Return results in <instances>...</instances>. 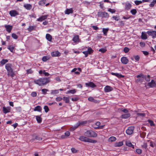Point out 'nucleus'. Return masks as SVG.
Returning a JSON list of instances; mask_svg holds the SVG:
<instances>
[{
  "mask_svg": "<svg viewBox=\"0 0 156 156\" xmlns=\"http://www.w3.org/2000/svg\"><path fill=\"white\" fill-rule=\"evenodd\" d=\"M130 116V114L129 113H127L126 114H122L121 115L122 118L123 119H127L129 118Z\"/></svg>",
  "mask_w": 156,
  "mask_h": 156,
  "instance_id": "33",
  "label": "nucleus"
},
{
  "mask_svg": "<svg viewBox=\"0 0 156 156\" xmlns=\"http://www.w3.org/2000/svg\"><path fill=\"white\" fill-rule=\"evenodd\" d=\"M8 49L11 52H13L14 51V47L11 46H9L8 47Z\"/></svg>",
  "mask_w": 156,
  "mask_h": 156,
  "instance_id": "43",
  "label": "nucleus"
},
{
  "mask_svg": "<svg viewBox=\"0 0 156 156\" xmlns=\"http://www.w3.org/2000/svg\"><path fill=\"white\" fill-rule=\"evenodd\" d=\"M141 38L143 39H147V35L145 34H143L142 33L141 35Z\"/></svg>",
  "mask_w": 156,
  "mask_h": 156,
  "instance_id": "45",
  "label": "nucleus"
},
{
  "mask_svg": "<svg viewBox=\"0 0 156 156\" xmlns=\"http://www.w3.org/2000/svg\"><path fill=\"white\" fill-rule=\"evenodd\" d=\"M85 85L87 87H90L92 88H94L96 87L95 84L93 82H89L85 83Z\"/></svg>",
  "mask_w": 156,
  "mask_h": 156,
  "instance_id": "16",
  "label": "nucleus"
},
{
  "mask_svg": "<svg viewBox=\"0 0 156 156\" xmlns=\"http://www.w3.org/2000/svg\"><path fill=\"white\" fill-rule=\"evenodd\" d=\"M147 34L149 36H151L153 38L156 37V31L150 30L147 31Z\"/></svg>",
  "mask_w": 156,
  "mask_h": 156,
  "instance_id": "8",
  "label": "nucleus"
},
{
  "mask_svg": "<svg viewBox=\"0 0 156 156\" xmlns=\"http://www.w3.org/2000/svg\"><path fill=\"white\" fill-rule=\"evenodd\" d=\"M42 110L41 107L39 105L36 106L34 109L35 111H38L40 112Z\"/></svg>",
  "mask_w": 156,
  "mask_h": 156,
  "instance_id": "29",
  "label": "nucleus"
},
{
  "mask_svg": "<svg viewBox=\"0 0 156 156\" xmlns=\"http://www.w3.org/2000/svg\"><path fill=\"white\" fill-rule=\"evenodd\" d=\"M48 16H49L48 15H43L41 17H39L37 19V21L42 22L43 20L46 19Z\"/></svg>",
  "mask_w": 156,
  "mask_h": 156,
  "instance_id": "12",
  "label": "nucleus"
},
{
  "mask_svg": "<svg viewBox=\"0 0 156 156\" xmlns=\"http://www.w3.org/2000/svg\"><path fill=\"white\" fill-rule=\"evenodd\" d=\"M121 62L124 64H126L129 62L128 59L126 57H122L121 59Z\"/></svg>",
  "mask_w": 156,
  "mask_h": 156,
  "instance_id": "15",
  "label": "nucleus"
},
{
  "mask_svg": "<svg viewBox=\"0 0 156 156\" xmlns=\"http://www.w3.org/2000/svg\"><path fill=\"white\" fill-rule=\"evenodd\" d=\"M134 57L135 60L136 61H138L139 60L140 58L139 56L138 55L134 56Z\"/></svg>",
  "mask_w": 156,
  "mask_h": 156,
  "instance_id": "61",
  "label": "nucleus"
},
{
  "mask_svg": "<svg viewBox=\"0 0 156 156\" xmlns=\"http://www.w3.org/2000/svg\"><path fill=\"white\" fill-rule=\"evenodd\" d=\"M3 111L4 113L6 114L10 112V109L9 108H6L5 107H3Z\"/></svg>",
  "mask_w": 156,
  "mask_h": 156,
  "instance_id": "28",
  "label": "nucleus"
},
{
  "mask_svg": "<svg viewBox=\"0 0 156 156\" xmlns=\"http://www.w3.org/2000/svg\"><path fill=\"white\" fill-rule=\"evenodd\" d=\"M101 124V123L99 122H97L95 123V125L96 126H97V127H94V129H103L104 126H105V125H103L102 126H100Z\"/></svg>",
  "mask_w": 156,
  "mask_h": 156,
  "instance_id": "13",
  "label": "nucleus"
},
{
  "mask_svg": "<svg viewBox=\"0 0 156 156\" xmlns=\"http://www.w3.org/2000/svg\"><path fill=\"white\" fill-rule=\"evenodd\" d=\"M137 78H138L136 80V83H142L144 79V75L142 73H140L136 76Z\"/></svg>",
  "mask_w": 156,
  "mask_h": 156,
  "instance_id": "7",
  "label": "nucleus"
},
{
  "mask_svg": "<svg viewBox=\"0 0 156 156\" xmlns=\"http://www.w3.org/2000/svg\"><path fill=\"white\" fill-rule=\"evenodd\" d=\"M35 139L38 140H42V138L39 136H36L35 137Z\"/></svg>",
  "mask_w": 156,
  "mask_h": 156,
  "instance_id": "53",
  "label": "nucleus"
},
{
  "mask_svg": "<svg viewBox=\"0 0 156 156\" xmlns=\"http://www.w3.org/2000/svg\"><path fill=\"white\" fill-rule=\"evenodd\" d=\"M112 18L116 21H118L119 20V18L118 16H113Z\"/></svg>",
  "mask_w": 156,
  "mask_h": 156,
  "instance_id": "51",
  "label": "nucleus"
},
{
  "mask_svg": "<svg viewBox=\"0 0 156 156\" xmlns=\"http://www.w3.org/2000/svg\"><path fill=\"white\" fill-rule=\"evenodd\" d=\"M46 39L49 41H51L52 39L51 36L49 34H46Z\"/></svg>",
  "mask_w": 156,
  "mask_h": 156,
  "instance_id": "27",
  "label": "nucleus"
},
{
  "mask_svg": "<svg viewBox=\"0 0 156 156\" xmlns=\"http://www.w3.org/2000/svg\"><path fill=\"white\" fill-rule=\"evenodd\" d=\"M148 122L150 124V126H154V124L153 121L152 120L149 119L148 120Z\"/></svg>",
  "mask_w": 156,
  "mask_h": 156,
  "instance_id": "52",
  "label": "nucleus"
},
{
  "mask_svg": "<svg viewBox=\"0 0 156 156\" xmlns=\"http://www.w3.org/2000/svg\"><path fill=\"white\" fill-rule=\"evenodd\" d=\"M51 55L52 57H58L60 56V53L58 51H52L51 53Z\"/></svg>",
  "mask_w": 156,
  "mask_h": 156,
  "instance_id": "17",
  "label": "nucleus"
},
{
  "mask_svg": "<svg viewBox=\"0 0 156 156\" xmlns=\"http://www.w3.org/2000/svg\"><path fill=\"white\" fill-rule=\"evenodd\" d=\"M44 110L45 112L46 113L48 112L49 111V108L46 105L44 106Z\"/></svg>",
  "mask_w": 156,
  "mask_h": 156,
  "instance_id": "50",
  "label": "nucleus"
},
{
  "mask_svg": "<svg viewBox=\"0 0 156 156\" xmlns=\"http://www.w3.org/2000/svg\"><path fill=\"white\" fill-rule=\"evenodd\" d=\"M79 139L81 141L87 142L89 143H95L97 142V141L89 138L86 136H81L79 138Z\"/></svg>",
  "mask_w": 156,
  "mask_h": 156,
  "instance_id": "4",
  "label": "nucleus"
},
{
  "mask_svg": "<svg viewBox=\"0 0 156 156\" xmlns=\"http://www.w3.org/2000/svg\"><path fill=\"white\" fill-rule=\"evenodd\" d=\"M70 135V133L69 131H67L65 133L64 135H63L61 136V138L62 139H65L69 136Z\"/></svg>",
  "mask_w": 156,
  "mask_h": 156,
  "instance_id": "20",
  "label": "nucleus"
},
{
  "mask_svg": "<svg viewBox=\"0 0 156 156\" xmlns=\"http://www.w3.org/2000/svg\"><path fill=\"white\" fill-rule=\"evenodd\" d=\"M126 145L129 147H132L133 149L134 148V146L129 141H126Z\"/></svg>",
  "mask_w": 156,
  "mask_h": 156,
  "instance_id": "25",
  "label": "nucleus"
},
{
  "mask_svg": "<svg viewBox=\"0 0 156 156\" xmlns=\"http://www.w3.org/2000/svg\"><path fill=\"white\" fill-rule=\"evenodd\" d=\"M48 90L46 89H43L41 90L42 93L43 94H45L47 93V92L48 91Z\"/></svg>",
  "mask_w": 156,
  "mask_h": 156,
  "instance_id": "48",
  "label": "nucleus"
},
{
  "mask_svg": "<svg viewBox=\"0 0 156 156\" xmlns=\"http://www.w3.org/2000/svg\"><path fill=\"white\" fill-rule=\"evenodd\" d=\"M129 50V48L127 47H125L123 49V51L124 52L126 53L128 52Z\"/></svg>",
  "mask_w": 156,
  "mask_h": 156,
  "instance_id": "49",
  "label": "nucleus"
},
{
  "mask_svg": "<svg viewBox=\"0 0 156 156\" xmlns=\"http://www.w3.org/2000/svg\"><path fill=\"white\" fill-rule=\"evenodd\" d=\"M134 127L133 126H129L126 130V133L129 135L132 134L133 132Z\"/></svg>",
  "mask_w": 156,
  "mask_h": 156,
  "instance_id": "9",
  "label": "nucleus"
},
{
  "mask_svg": "<svg viewBox=\"0 0 156 156\" xmlns=\"http://www.w3.org/2000/svg\"><path fill=\"white\" fill-rule=\"evenodd\" d=\"M146 135V133L144 132H143L140 134V137L142 138H144Z\"/></svg>",
  "mask_w": 156,
  "mask_h": 156,
  "instance_id": "62",
  "label": "nucleus"
},
{
  "mask_svg": "<svg viewBox=\"0 0 156 156\" xmlns=\"http://www.w3.org/2000/svg\"><path fill=\"white\" fill-rule=\"evenodd\" d=\"M136 152L138 154H140L142 153V150L140 149H137L136 150Z\"/></svg>",
  "mask_w": 156,
  "mask_h": 156,
  "instance_id": "42",
  "label": "nucleus"
},
{
  "mask_svg": "<svg viewBox=\"0 0 156 156\" xmlns=\"http://www.w3.org/2000/svg\"><path fill=\"white\" fill-rule=\"evenodd\" d=\"M121 111L125 113H127L129 112L128 110L126 108L124 109H122Z\"/></svg>",
  "mask_w": 156,
  "mask_h": 156,
  "instance_id": "64",
  "label": "nucleus"
},
{
  "mask_svg": "<svg viewBox=\"0 0 156 156\" xmlns=\"http://www.w3.org/2000/svg\"><path fill=\"white\" fill-rule=\"evenodd\" d=\"M46 2V0H41L38 2V3L39 5L43 6L45 4Z\"/></svg>",
  "mask_w": 156,
  "mask_h": 156,
  "instance_id": "32",
  "label": "nucleus"
},
{
  "mask_svg": "<svg viewBox=\"0 0 156 156\" xmlns=\"http://www.w3.org/2000/svg\"><path fill=\"white\" fill-rule=\"evenodd\" d=\"M88 99L89 101L92 102H95L96 101L93 97H89Z\"/></svg>",
  "mask_w": 156,
  "mask_h": 156,
  "instance_id": "44",
  "label": "nucleus"
},
{
  "mask_svg": "<svg viewBox=\"0 0 156 156\" xmlns=\"http://www.w3.org/2000/svg\"><path fill=\"white\" fill-rule=\"evenodd\" d=\"M9 14L11 17H14L18 15L19 13L16 10H12L9 12Z\"/></svg>",
  "mask_w": 156,
  "mask_h": 156,
  "instance_id": "11",
  "label": "nucleus"
},
{
  "mask_svg": "<svg viewBox=\"0 0 156 156\" xmlns=\"http://www.w3.org/2000/svg\"><path fill=\"white\" fill-rule=\"evenodd\" d=\"M36 26H30L27 28V30L29 32H31L33 30H36Z\"/></svg>",
  "mask_w": 156,
  "mask_h": 156,
  "instance_id": "23",
  "label": "nucleus"
},
{
  "mask_svg": "<svg viewBox=\"0 0 156 156\" xmlns=\"http://www.w3.org/2000/svg\"><path fill=\"white\" fill-rule=\"evenodd\" d=\"M99 51L101 52L102 53H104L106 51V50L105 49L101 48L100 49Z\"/></svg>",
  "mask_w": 156,
  "mask_h": 156,
  "instance_id": "57",
  "label": "nucleus"
},
{
  "mask_svg": "<svg viewBox=\"0 0 156 156\" xmlns=\"http://www.w3.org/2000/svg\"><path fill=\"white\" fill-rule=\"evenodd\" d=\"M63 98L60 97H58L55 98V100L57 101H61Z\"/></svg>",
  "mask_w": 156,
  "mask_h": 156,
  "instance_id": "55",
  "label": "nucleus"
},
{
  "mask_svg": "<svg viewBox=\"0 0 156 156\" xmlns=\"http://www.w3.org/2000/svg\"><path fill=\"white\" fill-rule=\"evenodd\" d=\"M109 30L108 28H103L102 29V31L103 32V33L106 36L107 35V33Z\"/></svg>",
  "mask_w": 156,
  "mask_h": 156,
  "instance_id": "37",
  "label": "nucleus"
},
{
  "mask_svg": "<svg viewBox=\"0 0 156 156\" xmlns=\"http://www.w3.org/2000/svg\"><path fill=\"white\" fill-rule=\"evenodd\" d=\"M130 12L133 15H135L137 13V11L136 9H133L130 10Z\"/></svg>",
  "mask_w": 156,
  "mask_h": 156,
  "instance_id": "41",
  "label": "nucleus"
},
{
  "mask_svg": "<svg viewBox=\"0 0 156 156\" xmlns=\"http://www.w3.org/2000/svg\"><path fill=\"white\" fill-rule=\"evenodd\" d=\"M134 3L136 5H139L142 3V1H141L136 0L134 2Z\"/></svg>",
  "mask_w": 156,
  "mask_h": 156,
  "instance_id": "46",
  "label": "nucleus"
},
{
  "mask_svg": "<svg viewBox=\"0 0 156 156\" xmlns=\"http://www.w3.org/2000/svg\"><path fill=\"white\" fill-rule=\"evenodd\" d=\"M117 77L119 78H124L125 77V76L118 73Z\"/></svg>",
  "mask_w": 156,
  "mask_h": 156,
  "instance_id": "58",
  "label": "nucleus"
},
{
  "mask_svg": "<svg viewBox=\"0 0 156 156\" xmlns=\"http://www.w3.org/2000/svg\"><path fill=\"white\" fill-rule=\"evenodd\" d=\"M49 59V58L47 56H44L42 58V60L43 62H46Z\"/></svg>",
  "mask_w": 156,
  "mask_h": 156,
  "instance_id": "40",
  "label": "nucleus"
},
{
  "mask_svg": "<svg viewBox=\"0 0 156 156\" xmlns=\"http://www.w3.org/2000/svg\"><path fill=\"white\" fill-rule=\"evenodd\" d=\"M98 16L99 17L105 18H108L109 17V14L105 12H98Z\"/></svg>",
  "mask_w": 156,
  "mask_h": 156,
  "instance_id": "6",
  "label": "nucleus"
},
{
  "mask_svg": "<svg viewBox=\"0 0 156 156\" xmlns=\"http://www.w3.org/2000/svg\"><path fill=\"white\" fill-rule=\"evenodd\" d=\"M12 37L13 38L15 39H17L18 38V36L15 33L12 34Z\"/></svg>",
  "mask_w": 156,
  "mask_h": 156,
  "instance_id": "47",
  "label": "nucleus"
},
{
  "mask_svg": "<svg viewBox=\"0 0 156 156\" xmlns=\"http://www.w3.org/2000/svg\"><path fill=\"white\" fill-rule=\"evenodd\" d=\"M156 84L155 82L153 80H152L150 82L148 83L147 85L150 87H153L155 86Z\"/></svg>",
  "mask_w": 156,
  "mask_h": 156,
  "instance_id": "18",
  "label": "nucleus"
},
{
  "mask_svg": "<svg viewBox=\"0 0 156 156\" xmlns=\"http://www.w3.org/2000/svg\"><path fill=\"white\" fill-rule=\"evenodd\" d=\"M72 41L75 43H78L80 42V40L79 39V36L78 35H75L74 36Z\"/></svg>",
  "mask_w": 156,
  "mask_h": 156,
  "instance_id": "10",
  "label": "nucleus"
},
{
  "mask_svg": "<svg viewBox=\"0 0 156 156\" xmlns=\"http://www.w3.org/2000/svg\"><path fill=\"white\" fill-rule=\"evenodd\" d=\"M116 140V138L115 136H111L109 138L108 141L109 142H112L115 141Z\"/></svg>",
  "mask_w": 156,
  "mask_h": 156,
  "instance_id": "34",
  "label": "nucleus"
},
{
  "mask_svg": "<svg viewBox=\"0 0 156 156\" xmlns=\"http://www.w3.org/2000/svg\"><path fill=\"white\" fill-rule=\"evenodd\" d=\"M8 62V59H2L0 62V65L1 66H2Z\"/></svg>",
  "mask_w": 156,
  "mask_h": 156,
  "instance_id": "24",
  "label": "nucleus"
},
{
  "mask_svg": "<svg viewBox=\"0 0 156 156\" xmlns=\"http://www.w3.org/2000/svg\"><path fill=\"white\" fill-rule=\"evenodd\" d=\"M35 117L38 123H41L42 122V118L40 116H35Z\"/></svg>",
  "mask_w": 156,
  "mask_h": 156,
  "instance_id": "31",
  "label": "nucleus"
},
{
  "mask_svg": "<svg viewBox=\"0 0 156 156\" xmlns=\"http://www.w3.org/2000/svg\"><path fill=\"white\" fill-rule=\"evenodd\" d=\"M108 11L112 13H114L115 12V9H111L109 8L108 9Z\"/></svg>",
  "mask_w": 156,
  "mask_h": 156,
  "instance_id": "56",
  "label": "nucleus"
},
{
  "mask_svg": "<svg viewBox=\"0 0 156 156\" xmlns=\"http://www.w3.org/2000/svg\"><path fill=\"white\" fill-rule=\"evenodd\" d=\"M49 77H42L37 80H35L34 83L40 86H42L46 85L50 82Z\"/></svg>",
  "mask_w": 156,
  "mask_h": 156,
  "instance_id": "1",
  "label": "nucleus"
},
{
  "mask_svg": "<svg viewBox=\"0 0 156 156\" xmlns=\"http://www.w3.org/2000/svg\"><path fill=\"white\" fill-rule=\"evenodd\" d=\"M63 100L65 101L66 103H69V98L66 97H64L63 98Z\"/></svg>",
  "mask_w": 156,
  "mask_h": 156,
  "instance_id": "35",
  "label": "nucleus"
},
{
  "mask_svg": "<svg viewBox=\"0 0 156 156\" xmlns=\"http://www.w3.org/2000/svg\"><path fill=\"white\" fill-rule=\"evenodd\" d=\"M132 5L129 2L126 3L125 4V9L127 10H129L131 7Z\"/></svg>",
  "mask_w": 156,
  "mask_h": 156,
  "instance_id": "22",
  "label": "nucleus"
},
{
  "mask_svg": "<svg viewBox=\"0 0 156 156\" xmlns=\"http://www.w3.org/2000/svg\"><path fill=\"white\" fill-rule=\"evenodd\" d=\"M5 27L6 29V31H7L9 33H10L11 31L12 28L13 27L9 25H5Z\"/></svg>",
  "mask_w": 156,
  "mask_h": 156,
  "instance_id": "19",
  "label": "nucleus"
},
{
  "mask_svg": "<svg viewBox=\"0 0 156 156\" xmlns=\"http://www.w3.org/2000/svg\"><path fill=\"white\" fill-rule=\"evenodd\" d=\"M113 88L108 85L106 86L104 88V90L105 92H110L113 90Z\"/></svg>",
  "mask_w": 156,
  "mask_h": 156,
  "instance_id": "14",
  "label": "nucleus"
},
{
  "mask_svg": "<svg viewBox=\"0 0 156 156\" xmlns=\"http://www.w3.org/2000/svg\"><path fill=\"white\" fill-rule=\"evenodd\" d=\"M72 152L73 153H76L78 151L74 148H72L71 149Z\"/></svg>",
  "mask_w": 156,
  "mask_h": 156,
  "instance_id": "54",
  "label": "nucleus"
},
{
  "mask_svg": "<svg viewBox=\"0 0 156 156\" xmlns=\"http://www.w3.org/2000/svg\"><path fill=\"white\" fill-rule=\"evenodd\" d=\"M73 10L72 8H71L69 9H66V11H65V14H66L69 15L70 13H73Z\"/></svg>",
  "mask_w": 156,
  "mask_h": 156,
  "instance_id": "21",
  "label": "nucleus"
},
{
  "mask_svg": "<svg viewBox=\"0 0 156 156\" xmlns=\"http://www.w3.org/2000/svg\"><path fill=\"white\" fill-rule=\"evenodd\" d=\"M87 123V121H79L73 127L71 128V130H74L80 126H85Z\"/></svg>",
  "mask_w": 156,
  "mask_h": 156,
  "instance_id": "5",
  "label": "nucleus"
},
{
  "mask_svg": "<svg viewBox=\"0 0 156 156\" xmlns=\"http://www.w3.org/2000/svg\"><path fill=\"white\" fill-rule=\"evenodd\" d=\"M31 95L33 97H35L37 95V93L35 92H33L31 93Z\"/></svg>",
  "mask_w": 156,
  "mask_h": 156,
  "instance_id": "59",
  "label": "nucleus"
},
{
  "mask_svg": "<svg viewBox=\"0 0 156 156\" xmlns=\"http://www.w3.org/2000/svg\"><path fill=\"white\" fill-rule=\"evenodd\" d=\"M84 135L87 137H96L98 136V134L95 132L91 130H87V131L84 132Z\"/></svg>",
  "mask_w": 156,
  "mask_h": 156,
  "instance_id": "3",
  "label": "nucleus"
},
{
  "mask_svg": "<svg viewBox=\"0 0 156 156\" xmlns=\"http://www.w3.org/2000/svg\"><path fill=\"white\" fill-rule=\"evenodd\" d=\"M88 54H91L93 52V50L90 48H88V50L87 51Z\"/></svg>",
  "mask_w": 156,
  "mask_h": 156,
  "instance_id": "39",
  "label": "nucleus"
},
{
  "mask_svg": "<svg viewBox=\"0 0 156 156\" xmlns=\"http://www.w3.org/2000/svg\"><path fill=\"white\" fill-rule=\"evenodd\" d=\"M58 90H51V94H55L58 93Z\"/></svg>",
  "mask_w": 156,
  "mask_h": 156,
  "instance_id": "36",
  "label": "nucleus"
},
{
  "mask_svg": "<svg viewBox=\"0 0 156 156\" xmlns=\"http://www.w3.org/2000/svg\"><path fill=\"white\" fill-rule=\"evenodd\" d=\"M123 143L122 141L119 142H116L115 144V146L116 147H119L122 146Z\"/></svg>",
  "mask_w": 156,
  "mask_h": 156,
  "instance_id": "30",
  "label": "nucleus"
},
{
  "mask_svg": "<svg viewBox=\"0 0 156 156\" xmlns=\"http://www.w3.org/2000/svg\"><path fill=\"white\" fill-rule=\"evenodd\" d=\"M150 76L149 75H147V76L144 75V79H145V80L147 82H149L150 80Z\"/></svg>",
  "mask_w": 156,
  "mask_h": 156,
  "instance_id": "38",
  "label": "nucleus"
},
{
  "mask_svg": "<svg viewBox=\"0 0 156 156\" xmlns=\"http://www.w3.org/2000/svg\"><path fill=\"white\" fill-rule=\"evenodd\" d=\"M24 8L27 10H30L32 9V6L30 4H27L23 5Z\"/></svg>",
  "mask_w": 156,
  "mask_h": 156,
  "instance_id": "26",
  "label": "nucleus"
},
{
  "mask_svg": "<svg viewBox=\"0 0 156 156\" xmlns=\"http://www.w3.org/2000/svg\"><path fill=\"white\" fill-rule=\"evenodd\" d=\"M12 66V65L11 63H7L5 65V68L7 72V75L12 77H14L15 75Z\"/></svg>",
  "mask_w": 156,
  "mask_h": 156,
  "instance_id": "2",
  "label": "nucleus"
},
{
  "mask_svg": "<svg viewBox=\"0 0 156 156\" xmlns=\"http://www.w3.org/2000/svg\"><path fill=\"white\" fill-rule=\"evenodd\" d=\"M137 115L138 116L141 117H144L145 115V114L144 113H137Z\"/></svg>",
  "mask_w": 156,
  "mask_h": 156,
  "instance_id": "60",
  "label": "nucleus"
},
{
  "mask_svg": "<svg viewBox=\"0 0 156 156\" xmlns=\"http://www.w3.org/2000/svg\"><path fill=\"white\" fill-rule=\"evenodd\" d=\"M140 45L142 47H144L145 46V44L144 42H141L140 43Z\"/></svg>",
  "mask_w": 156,
  "mask_h": 156,
  "instance_id": "63",
  "label": "nucleus"
}]
</instances>
